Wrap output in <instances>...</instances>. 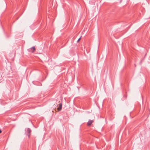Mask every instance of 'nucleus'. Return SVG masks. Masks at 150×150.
<instances>
[{
	"mask_svg": "<svg viewBox=\"0 0 150 150\" xmlns=\"http://www.w3.org/2000/svg\"><path fill=\"white\" fill-rule=\"evenodd\" d=\"M35 50V47H33L28 49V50L29 52H30L33 53L34 52Z\"/></svg>",
	"mask_w": 150,
	"mask_h": 150,
	"instance_id": "f257e3e1",
	"label": "nucleus"
},
{
	"mask_svg": "<svg viewBox=\"0 0 150 150\" xmlns=\"http://www.w3.org/2000/svg\"><path fill=\"white\" fill-rule=\"evenodd\" d=\"M27 135H28V137L29 138L30 137V133L31 132V130L30 128H28L27 129Z\"/></svg>",
	"mask_w": 150,
	"mask_h": 150,
	"instance_id": "f03ea898",
	"label": "nucleus"
},
{
	"mask_svg": "<svg viewBox=\"0 0 150 150\" xmlns=\"http://www.w3.org/2000/svg\"><path fill=\"white\" fill-rule=\"evenodd\" d=\"M62 103H60L59 104V107L58 108H57V110H58V111H60L62 109Z\"/></svg>",
	"mask_w": 150,
	"mask_h": 150,
	"instance_id": "7ed1b4c3",
	"label": "nucleus"
},
{
	"mask_svg": "<svg viewBox=\"0 0 150 150\" xmlns=\"http://www.w3.org/2000/svg\"><path fill=\"white\" fill-rule=\"evenodd\" d=\"M93 122V120H89L87 123V125L88 126L91 125Z\"/></svg>",
	"mask_w": 150,
	"mask_h": 150,
	"instance_id": "20e7f679",
	"label": "nucleus"
},
{
	"mask_svg": "<svg viewBox=\"0 0 150 150\" xmlns=\"http://www.w3.org/2000/svg\"><path fill=\"white\" fill-rule=\"evenodd\" d=\"M81 36L79 38V39H78L77 42H79V40H80L81 38Z\"/></svg>",
	"mask_w": 150,
	"mask_h": 150,
	"instance_id": "39448f33",
	"label": "nucleus"
},
{
	"mask_svg": "<svg viewBox=\"0 0 150 150\" xmlns=\"http://www.w3.org/2000/svg\"><path fill=\"white\" fill-rule=\"evenodd\" d=\"M122 1V0H120V3Z\"/></svg>",
	"mask_w": 150,
	"mask_h": 150,
	"instance_id": "423d86ee",
	"label": "nucleus"
},
{
	"mask_svg": "<svg viewBox=\"0 0 150 150\" xmlns=\"http://www.w3.org/2000/svg\"><path fill=\"white\" fill-rule=\"evenodd\" d=\"M1 132H2L1 130V129H0V133H1Z\"/></svg>",
	"mask_w": 150,
	"mask_h": 150,
	"instance_id": "0eeeda50",
	"label": "nucleus"
}]
</instances>
